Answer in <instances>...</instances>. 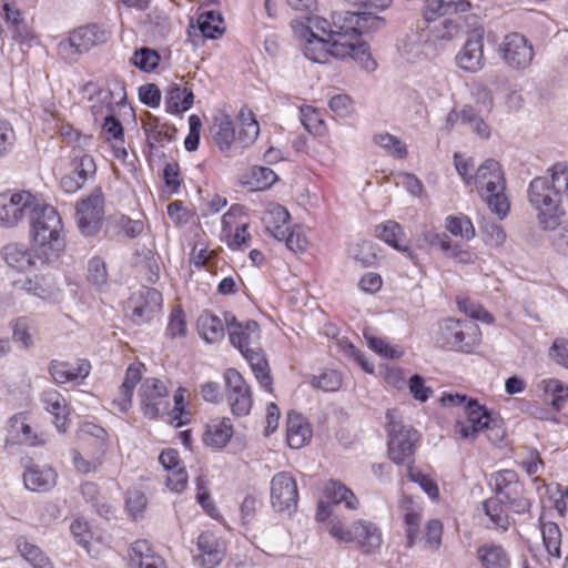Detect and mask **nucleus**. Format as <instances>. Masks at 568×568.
Returning a JSON list of instances; mask_svg holds the SVG:
<instances>
[{
    "label": "nucleus",
    "instance_id": "864d4df0",
    "mask_svg": "<svg viewBox=\"0 0 568 568\" xmlns=\"http://www.w3.org/2000/svg\"><path fill=\"white\" fill-rule=\"evenodd\" d=\"M73 174L85 184L97 173V164L92 155L83 154L74 156L72 161Z\"/></svg>",
    "mask_w": 568,
    "mask_h": 568
},
{
    "label": "nucleus",
    "instance_id": "8fccbe9b",
    "mask_svg": "<svg viewBox=\"0 0 568 568\" xmlns=\"http://www.w3.org/2000/svg\"><path fill=\"white\" fill-rule=\"evenodd\" d=\"M462 123L468 125L473 132L483 139L490 136V130L483 116L479 115L473 105L466 104L460 110Z\"/></svg>",
    "mask_w": 568,
    "mask_h": 568
},
{
    "label": "nucleus",
    "instance_id": "13d9d810",
    "mask_svg": "<svg viewBox=\"0 0 568 568\" xmlns=\"http://www.w3.org/2000/svg\"><path fill=\"white\" fill-rule=\"evenodd\" d=\"M112 223L128 237H135L143 231V222L140 220H132L126 215H115L112 217Z\"/></svg>",
    "mask_w": 568,
    "mask_h": 568
},
{
    "label": "nucleus",
    "instance_id": "a878e982",
    "mask_svg": "<svg viewBox=\"0 0 568 568\" xmlns=\"http://www.w3.org/2000/svg\"><path fill=\"white\" fill-rule=\"evenodd\" d=\"M311 436L312 430L305 418L296 412H290L287 414L286 429L288 446L294 449H300L308 443Z\"/></svg>",
    "mask_w": 568,
    "mask_h": 568
},
{
    "label": "nucleus",
    "instance_id": "f257e3e1",
    "mask_svg": "<svg viewBox=\"0 0 568 568\" xmlns=\"http://www.w3.org/2000/svg\"><path fill=\"white\" fill-rule=\"evenodd\" d=\"M547 175L534 178L527 190L530 206L537 212L542 230H556L566 211L564 197H568V165L557 162L547 170Z\"/></svg>",
    "mask_w": 568,
    "mask_h": 568
},
{
    "label": "nucleus",
    "instance_id": "72a5a7b5",
    "mask_svg": "<svg viewBox=\"0 0 568 568\" xmlns=\"http://www.w3.org/2000/svg\"><path fill=\"white\" fill-rule=\"evenodd\" d=\"M248 352L241 353L243 357L250 363L251 368L261 384V386L267 390H271L272 377L270 375L268 363L262 352L260 344L250 349Z\"/></svg>",
    "mask_w": 568,
    "mask_h": 568
},
{
    "label": "nucleus",
    "instance_id": "5fc2aeb1",
    "mask_svg": "<svg viewBox=\"0 0 568 568\" xmlns=\"http://www.w3.org/2000/svg\"><path fill=\"white\" fill-rule=\"evenodd\" d=\"M88 281L94 286L101 288L108 283V271L105 262L94 256L88 262Z\"/></svg>",
    "mask_w": 568,
    "mask_h": 568
},
{
    "label": "nucleus",
    "instance_id": "f8f14e48",
    "mask_svg": "<svg viewBox=\"0 0 568 568\" xmlns=\"http://www.w3.org/2000/svg\"><path fill=\"white\" fill-rule=\"evenodd\" d=\"M271 505L276 511L293 513L297 508L298 490L293 475L288 471L275 474L270 483Z\"/></svg>",
    "mask_w": 568,
    "mask_h": 568
},
{
    "label": "nucleus",
    "instance_id": "aec40b11",
    "mask_svg": "<svg viewBox=\"0 0 568 568\" xmlns=\"http://www.w3.org/2000/svg\"><path fill=\"white\" fill-rule=\"evenodd\" d=\"M91 365L85 359H80L75 365L68 362L51 361L49 372L58 384H65L77 379H84L90 374Z\"/></svg>",
    "mask_w": 568,
    "mask_h": 568
},
{
    "label": "nucleus",
    "instance_id": "bb28decb",
    "mask_svg": "<svg viewBox=\"0 0 568 568\" xmlns=\"http://www.w3.org/2000/svg\"><path fill=\"white\" fill-rule=\"evenodd\" d=\"M304 45V55L312 62L327 63L335 58V48L339 44L338 39L325 40L323 37H307Z\"/></svg>",
    "mask_w": 568,
    "mask_h": 568
},
{
    "label": "nucleus",
    "instance_id": "e2e57ef3",
    "mask_svg": "<svg viewBox=\"0 0 568 568\" xmlns=\"http://www.w3.org/2000/svg\"><path fill=\"white\" fill-rule=\"evenodd\" d=\"M174 128H170L166 125H161L159 123V120H155L154 124V131L152 133H149V141L151 148H155L156 145H164L165 143H169L174 138Z\"/></svg>",
    "mask_w": 568,
    "mask_h": 568
},
{
    "label": "nucleus",
    "instance_id": "a211bd4d",
    "mask_svg": "<svg viewBox=\"0 0 568 568\" xmlns=\"http://www.w3.org/2000/svg\"><path fill=\"white\" fill-rule=\"evenodd\" d=\"M503 60L511 68L525 69L530 65L534 58L532 47L527 39L517 33L507 34L499 45Z\"/></svg>",
    "mask_w": 568,
    "mask_h": 568
},
{
    "label": "nucleus",
    "instance_id": "c03bdc74",
    "mask_svg": "<svg viewBox=\"0 0 568 568\" xmlns=\"http://www.w3.org/2000/svg\"><path fill=\"white\" fill-rule=\"evenodd\" d=\"M159 555L155 554L149 541L141 539L134 541L129 549V565L131 568H143L145 564L153 561Z\"/></svg>",
    "mask_w": 568,
    "mask_h": 568
},
{
    "label": "nucleus",
    "instance_id": "bf43d9fd",
    "mask_svg": "<svg viewBox=\"0 0 568 568\" xmlns=\"http://www.w3.org/2000/svg\"><path fill=\"white\" fill-rule=\"evenodd\" d=\"M459 311L466 315L486 323L493 322V316L478 303L469 298H462L457 301Z\"/></svg>",
    "mask_w": 568,
    "mask_h": 568
},
{
    "label": "nucleus",
    "instance_id": "f704fd0d",
    "mask_svg": "<svg viewBox=\"0 0 568 568\" xmlns=\"http://www.w3.org/2000/svg\"><path fill=\"white\" fill-rule=\"evenodd\" d=\"M233 435V426L229 418L212 419L204 434V443L215 448L224 447Z\"/></svg>",
    "mask_w": 568,
    "mask_h": 568
},
{
    "label": "nucleus",
    "instance_id": "4c0bfd02",
    "mask_svg": "<svg viewBox=\"0 0 568 568\" xmlns=\"http://www.w3.org/2000/svg\"><path fill=\"white\" fill-rule=\"evenodd\" d=\"M325 496L334 504H345V507L351 510L358 508L359 501L355 494L337 480H329L324 488Z\"/></svg>",
    "mask_w": 568,
    "mask_h": 568
},
{
    "label": "nucleus",
    "instance_id": "473e14b6",
    "mask_svg": "<svg viewBox=\"0 0 568 568\" xmlns=\"http://www.w3.org/2000/svg\"><path fill=\"white\" fill-rule=\"evenodd\" d=\"M194 94L191 89L171 84L165 95V110L171 114H180L192 108Z\"/></svg>",
    "mask_w": 568,
    "mask_h": 568
},
{
    "label": "nucleus",
    "instance_id": "f03ea898",
    "mask_svg": "<svg viewBox=\"0 0 568 568\" xmlns=\"http://www.w3.org/2000/svg\"><path fill=\"white\" fill-rule=\"evenodd\" d=\"M473 184L484 202L500 220L509 212L510 203L505 193L506 179L501 165L494 159H487L475 171Z\"/></svg>",
    "mask_w": 568,
    "mask_h": 568
},
{
    "label": "nucleus",
    "instance_id": "393cba45",
    "mask_svg": "<svg viewBox=\"0 0 568 568\" xmlns=\"http://www.w3.org/2000/svg\"><path fill=\"white\" fill-rule=\"evenodd\" d=\"M334 53L337 59L351 57L368 71H374L377 67L365 42L355 43L353 40L339 41Z\"/></svg>",
    "mask_w": 568,
    "mask_h": 568
},
{
    "label": "nucleus",
    "instance_id": "dca6fc26",
    "mask_svg": "<svg viewBox=\"0 0 568 568\" xmlns=\"http://www.w3.org/2000/svg\"><path fill=\"white\" fill-rule=\"evenodd\" d=\"M225 322L229 332V341L241 353L258 345L260 326L257 322L250 320L239 322L231 312H225Z\"/></svg>",
    "mask_w": 568,
    "mask_h": 568
},
{
    "label": "nucleus",
    "instance_id": "cd10ccee",
    "mask_svg": "<svg viewBox=\"0 0 568 568\" xmlns=\"http://www.w3.org/2000/svg\"><path fill=\"white\" fill-rule=\"evenodd\" d=\"M333 31L335 38L339 41L353 40L358 37L359 19L358 12L341 11L334 12Z\"/></svg>",
    "mask_w": 568,
    "mask_h": 568
},
{
    "label": "nucleus",
    "instance_id": "39448f33",
    "mask_svg": "<svg viewBox=\"0 0 568 568\" xmlns=\"http://www.w3.org/2000/svg\"><path fill=\"white\" fill-rule=\"evenodd\" d=\"M388 432V454L396 464H404L414 454L418 433L410 426L404 425L397 409H388L386 413Z\"/></svg>",
    "mask_w": 568,
    "mask_h": 568
},
{
    "label": "nucleus",
    "instance_id": "58836bf2",
    "mask_svg": "<svg viewBox=\"0 0 568 568\" xmlns=\"http://www.w3.org/2000/svg\"><path fill=\"white\" fill-rule=\"evenodd\" d=\"M294 28H295V31L297 33H300V36L302 38H307V37H323L324 38V36H327L326 40H328V41H333L334 39H336L334 37V34L332 33L333 20L328 21L322 17H313V18L308 19L307 26L298 22V23H296V26H294Z\"/></svg>",
    "mask_w": 568,
    "mask_h": 568
},
{
    "label": "nucleus",
    "instance_id": "052dcab7",
    "mask_svg": "<svg viewBox=\"0 0 568 568\" xmlns=\"http://www.w3.org/2000/svg\"><path fill=\"white\" fill-rule=\"evenodd\" d=\"M551 231V246L559 255L568 257V220L564 223L560 221L557 229Z\"/></svg>",
    "mask_w": 568,
    "mask_h": 568
},
{
    "label": "nucleus",
    "instance_id": "2eb2a0df",
    "mask_svg": "<svg viewBox=\"0 0 568 568\" xmlns=\"http://www.w3.org/2000/svg\"><path fill=\"white\" fill-rule=\"evenodd\" d=\"M224 378L227 387L226 397L232 413L236 416L247 415L253 405L250 385L234 368H229Z\"/></svg>",
    "mask_w": 568,
    "mask_h": 568
},
{
    "label": "nucleus",
    "instance_id": "4d7b16f0",
    "mask_svg": "<svg viewBox=\"0 0 568 568\" xmlns=\"http://www.w3.org/2000/svg\"><path fill=\"white\" fill-rule=\"evenodd\" d=\"M311 383L315 388H320L325 392H335L342 385V377L338 372L328 369L323 372L320 376H314Z\"/></svg>",
    "mask_w": 568,
    "mask_h": 568
},
{
    "label": "nucleus",
    "instance_id": "680f3d73",
    "mask_svg": "<svg viewBox=\"0 0 568 568\" xmlns=\"http://www.w3.org/2000/svg\"><path fill=\"white\" fill-rule=\"evenodd\" d=\"M3 10L6 13L7 22L12 23L14 27L13 38L23 41L28 37V30L23 20L21 19V12L18 9H13L9 3H4Z\"/></svg>",
    "mask_w": 568,
    "mask_h": 568
},
{
    "label": "nucleus",
    "instance_id": "9d476101",
    "mask_svg": "<svg viewBox=\"0 0 568 568\" xmlns=\"http://www.w3.org/2000/svg\"><path fill=\"white\" fill-rule=\"evenodd\" d=\"M108 33L97 24H88L72 31L68 39L58 44L59 54L63 59H73L77 54L88 52L92 47L104 43Z\"/></svg>",
    "mask_w": 568,
    "mask_h": 568
},
{
    "label": "nucleus",
    "instance_id": "7c9ffc66",
    "mask_svg": "<svg viewBox=\"0 0 568 568\" xmlns=\"http://www.w3.org/2000/svg\"><path fill=\"white\" fill-rule=\"evenodd\" d=\"M41 400L45 409L54 416V425L59 432L65 430L68 408L64 397L53 388L42 393Z\"/></svg>",
    "mask_w": 568,
    "mask_h": 568
},
{
    "label": "nucleus",
    "instance_id": "2f4dec72",
    "mask_svg": "<svg viewBox=\"0 0 568 568\" xmlns=\"http://www.w3.org/2000/svg\"><path fill=\"white\" fill-rule=\"evenodd\" d=\"M290 213L282 205L271 207L263 216V223L267 233L276 240L283 241L288 232Z\"/></svg>",
    "mask_w": 568,
    "mask_h": 568
},
{
    "label": "nucleus",
    "instance_id": "ea45409f",
    "mask_svg": "<svg viewBox=\"0 0 568 568\" xmlns=\"http://www.w3.org/2000/svg\"><path fill=\"white\" fill-rule=\"evenodd\" d=\"M400 508L404 513V519L406 524V532L408 546L410 547L414 542V538L418 532L420 525V507L414 501L412 497H404L400 503Z\"/></svg>",
    "mask_w": 568,
    "mask_h": 568
},
{
    "label": "nucleus",
    "instance_id": "338daca9",
    "mask_svg": "<svg viewBox=\"0 0 568 568\" xmlns=\"http://www.w3.org/2000/svg\"><path fill=\"white\" fill-rule=\"evenodd\" d=\"M252 176L255 180L257 190L268 189L277 180L276 174L270 168L255 166L252 169Z\"/></svg>",
    "mask_w": 568,
    "mask_h": 568
},
{
    "label": "nucleus",
    "instance_id": "4468645a",
    "mask_svg": "<svg viewBox=\"0 0 568 568\" xmlns=\"http://www.w3.org/2000/svg\"><path fill=\"white\" fill-rule=\"evenodd\" d=\"M162 294L151 287H142L129 300L126 308L131 311L132 321L141 325L150 322L162 307Z\"/></svg>",
    "mask_w": 568,
    "mask_h": 568
},
{
    "label": "nucleus",
    "instance_id": "774afa93",
    "mask_svg": "<svg viewBox=\"0 0 568 568\" xmlns=\"http://www.w3.org/2000/svg\"><path fill=\"white\" fill-rule=\"evenodd\" d=\"M549 356L558 365L568 368V339L557 338L549 348Z\"/></svg>",
    "mask_w": 568,
    "mask_h": 568
},
{
    "label": "nucleus",
    "instance_id": "49530a36",
    "mask_svg": "<svg viewBox=\"0 0 568 568\" xmlns=\"http://www.w3.org/2000/svg\"><path fill=\"white\" fill-rule=\"evenodd\" d=\"M36 331L34 322L30 317H18L13 323V341L20 343L24 349H29L33 346Z\"/></svg>",
    "mask_w": 568,
    "mask_h": 568
},
{
    "label": "nucleus",
    "instance_id": "603ef678",
    "mask_svg": "<svg viewBox=\"0 0 568 568\" xmlns=\"http://www.w3.org/2000/svg\"><path fill=\"white\" fill-rule=\"evenodd\" d=\"M159 61V53L155 50L150 49L148 47H142L135 50V52L131 57L132 64L144 72L153 71L158 67Z\"/></svg>",
    "mask_w": 568,
    "mask_h": 568
},
{
    "label": "nucleus",
    "instance_id": "0eeeda50",
    "mask_svg": "<svg viewBox=\"0 0 568 568\" xmlns=\"http://www.w3.org/2000/svg\"><path fill=\"white\" fill-rule=\"evenodd\" d=\"M478 326L471 322L446 318L439 324L437 343L450 349L469 353L476 343Z\"/></svg>",
    "mask_w": 568,
    "mask_h": 568
},
{
    "label": "nucleus",
    "instance_id": "a18cd8bd",
    "mask_svg": "<svg viewBox=\"0 0 568 568\" xmlns=\"http://www.w3.org/2000/svg\"><path fill=\"white\" fill-rule=\"evenodd\" d=\"M223 18L215 11H206L200 14L197 27L204 38L217 39L224 32Z\"/></svg>",
    "mask_w": 568,
    "mask_h": 568
},
{
    "label": "nucleus",
    "instance_id": "37998d69",
    "mask_svg": "<svg viewBox=\"0 0 568 568\" xmlns=\"http://www.w3.org/2000/svg\"><path fill=\"white\" fill-rule=\"evenodd\" d=\"M498 497L507 505V508L516 514H524L528 511L530 507L529 500L524 497V486L520 481H517L513 486L508 487Z\"/></svg>",
    "mask_w": 568,
    "mask_h": 568
},
{
    "label": "nucleus",
    "instance_id": "79ce46f5",
    "mask_svg": "<svg viewBox=\"0 0 568 568\" xmlns=\"http://www.w3.org/2000/svg\"><path fill=\"white\" fill-rule=\"evenodd\" d=\"M17 547L20 555L33 568H53L49 557L37 545L31 544L26 538H19Z\"/></svg>",
    "mask_w": 568,
    "mask_h": 568
},
{
    "label": "nucleus",
    "instance_id": "6e6d98bb",
    "mask_svg": "<svg viewBox=\"0 0 568 568\" xmlns=\"http://www.w3.org/2000/svg\"><path fill=\"white\" fill-rule=\"evenodd\" d=\"M446 229L453 234V235H459L460 237L465 240H470L475 236V227L471 223V221L466 217H455V216H448L446 219Z\"/></svg>",
    "mask_w": 568,
    "mask_h": 568
},
{
    "label": "nucleus",
    "instance_id": "5701e85b",
    "mask_svg": "<svg viewBox=\"0 0 568 568\" xmlns=\"http://www.w3.org/2000/svg\"><path fill=\"white\" fill-rule=\"evenodd\" d=\"M481 568H510V557L504 546L488 541L476 550Z\"/></svg>",
    "mask_w": 568,
    "mask_h": 568
},
{
    "label": "nucleus",
    "instance_id": "b1692460",
    "mask_svg": "<svg viewBox=\"0 0 568 568\" xmlns=\"http://www.w3.org/2000/svg\"><path fill=\"white\" fill-rule=\"evenodd\" d=\"M23 481L27 489L44 493L57 484V473L52 467L32 466L23 474Z\"/></svg>",
    "mask_w": 568,
    "mask_h": 568
},
{
    "label": "nucleus",
    "instance_id": "6ab92c4d",
    "mask_svg": "<svg viewBox=\"0 0 568 568\" xmlns=\"http://www.w3.org/2000/svg\"><path fill=\"white\" fill-rule=\"evenodd\" d=\"M197 551L196 560L204 568H215L224 557L223 545L210 531H204L199 536Z\"/></svg>",
    "mask_w": 568,
    "mask_h": 568
},
{
    "label": "nucleus",
    "instance_id": "de8ad7c7",
    "mask_svg": "<svg viewBox=\"0 0 568 568\" xmlns=\"http://www.w3.org/2000/svg\"><path fill=\"white\" fill-rule=\"evenodd\" d=\"M507 505L496 495L484 503V510L490 520L503 530L509 527V517L506 511Z\"/></svg>",
    "mask_w": 568,
    "mask_h": 568
},
{
    "label": "nucleus",
    "instance_id": "c9c22d12",
    "mask_svg": "<svg viewBox=\"0 0 568 568\" xmlns=\"http://www.w3.org/2000/svg\"><path fill=\"white\" fill-rule=\"evenodd\" d=\"M211 133L219 150L223 153L229 152L233 142L236 141L234 123L229 115L215 119L211 126Z\"/></svg>",
    "mask_w": 568,
    "mask_h": 568
},
{
    "label": "nucleus",
    "instance_id": "6e6552de",
    "mask_svg": "<svg viewBox=\"0 0 568 568\" xmlns=\"http://www.w3.org/2000/svg\"><path fill=\"white\" fill-rule=\"evenodd\" d=\"M78 226L85 236H92L99 232L104 217V194L100 186L81 199L75 206Z\"/></svg>",
    "mask_w": 568,
    "mask_h": 568
},
{
    "label": "nucleus",
    "instance_id": "e433bc0d",
    "mask_svg": "<svg viewBox=\"0 0 568 568\" xmlns=\"http://www.w3.org/2000/svg\"><path fill=\"white\" fill-rule=\"evenodd\" d=\"M469 9L470 2L467 0H429L426 6L425 16L427 20H433L436 16L466 12Z\"/></svg>",
    "mask_w": 568,
    "mask_h": 568
},
{
    "label": "nucleus",
    "instance_id": "423d86ee",
    "mask_svg": "<svg viewBox=\"0 0 568 568\" xmlns=\"http://www.w3.org/2000/svg\"><path fill=\"white\" fill-rule=\"evenodd\" d=\"M328 532L339 542H357L366 552L379 548L382 544L381 529L374 523L364 519L355 521L347 529L336 518L332 519L328 523Z\"/></svg>",
    "mask_w": 568,
    "mask_h": 568
},
{
    "label": "nucleus",
    "instance_id": "7ed1b4c3",
    "mask_svg": "<svg viewBox=\"0 0 568 568\" xmlns=\"http://www.w3.org/2000/svg\"><path fill=\"white\" fill-rule=\"evenodd\" d=\"M34 211L29 215L30 234L36 245L48 251L51 258H55L64 248L62 236V222L58 211L37 200Z\"/></svg>",
    "mask_w": 568,
    "mask_h": 568
},
{
    "label": "nucleus",
    "instance_id": "20e7f679",
    "mask_svg": "<svg viewBox=\"0 0 568 568\" xmlns=\"http://www.w3.org/2000/svg\"><path fill=\"white\" fill-rule=\"evenodd\" d=\"M455 432L462 438H474L477 434L485 433L487 439L495 445L499 444L505 436V429L499 419L494 418L477 400L468 402L465 417L458 418L455 423Z\"/></svg>",
    "mask_w": 568,
    "mask_h": 568
},
{
    "label": "nucleus",
    "instance_id": "c85d7f7f",
    "mask_svg": "<svg viewBox=\"0 0 568 568\" xmlns=\"http://www.w3.org/2000/svg\"><path fill=\"white\" fill-rule=\"evenodd\" d=\"M375 234L378 239L396 248L397 251L407 253L409 258H415L413 251L406 244L402 243L405 239V233L403 227L397 222L387 221L383 224L376 225Z\"/></svg>",
    "mask_w": 568,
    "mask_h": 568
},
{
    "label": "nucleus",
    "instance_id": "0e129e2a",
    "mask_svg": "<svg viewBox=\"0 0 568 568\" xmlns=\"http://www.w3.org/2000/svg\"><path fill=\"white\" fill-rule=\"evenodd\" d=\"M407 471L409 479L414 483H417L420 486V488L428 495L429 498H438V487L432 479H429L419 470H416L410 466L408 467Z\"/></svg>",
    "mask_w": 568,
    "mask_h": 568
},
{
    "label": "nucleus",
    "instance_id": "f3484780",
    "mask_svg": "<svg viewBox=\"0 0 568 568\" xmlns=\"http://www.w3.org/2000/svg\"><path fill=\"white\" fill-rule=\"evenodd\" d=\"M456 65L466 72H478L485 65L484 60V31L473 30L460 50L455 55Z\"/></svg>",
    "mask_w": 568,
    "mask_h": 568
},
{
    "label": "nucleus",
    "instance_id": "69168bd1",
    "mask_svg": "<svg viewBox=\"0 0 568 568\" xmlns=\"http://www.w3.org/2000/svg\"><path fill=\"white\" fill-rule=\"evenodd\" d=\"M368 346L376 353L381 354L386 358H399L403 355V352L394 348L388 343H386L383 338L366 336Z\"/></svg>",
    "mask_w": 568,
    "mask_h": 568
},
{
    "label": "nucleus",
    "instance_id": "4be33fe9",
    "mask_svg": "<svg viewBox=\"0 0 568 568\" xmlns=\"http://www.w3.org/2000/svg\"><path fill=\"white\" fill-rule=\"evenodd\" d=\"M9 434L20 444L42 446L45 443L43 434H38L27 422V414L19 413L9 419Z\"/></svg>",
    "mask_w": 568,
    "mask_h": 568
},
{
    "label": "nucleus",
    "instance_id": "a19ab883",
    "mask_svg": "<svg viewBox=\"0 0 568 568\" xmlns=\"http://www.w3.org/2000/svg\"><path fill=\"white\" fill-rule=\"evenodd\" d=\"M538 388L550 397V404L559 410L568 399V385L556 378H545L538 383Z\"/></svg>",
    "mask_w": 568,
    "mask_h": 568
},
{
    "label": "nucleus",
    "instance_id": "c756f323",
    "mask_svg": "<svg viewBox=\"0 0 568 568\" xmlns=\"http://www.w3.org/2000/svg\"><path fill=\"white\" fill-rule=\"evenodd\" d=\"M13 285L44 301L54 298L59 292L55 283L44 275H36L24 281H16Z\"/></svg>",
    "mask_w": 568,
    "mask_h": 568
},
{
    "label": "nucleus",
    "instance_id": "09e8293b",
    "mask_svg": "<svg viewBox=\"0 0 568 568\" xmlns=\"http://www.w3.org/2000/svg\"><path fill=\"white\" fill-rule=\"evenodd\" d=\"M541 536L547 552L556 558H560L561 531L556 523L548 521L541 524Z\"/></svg>",
    "mask_w": 568,
    "mask_h": 568
},
{
    "label": "nucleus",
    "instance_id": "9b49d317",
    "mask_svg": "<svg viewBox=\"0 0 568 568\" xmlns=\"http://www.w3.org/2000/svg\"><path fill=\"white\" fill-rule=\"evenodd\" d=\"M1 256L6 264L17 272L36 270L39 264L43 265L52 260L48 251L41 250V253H38L19 242L6 244L1 250Z\"/></svg>",
    "mask_w": 568,
    "mask_h": 568
},
{
    "label": "nucleus",
    "instance_id": "1a4fd4ad",
    "mask_svg": "<svg viewBox=\"0 0 568 568\" xmlns=\"http://www.w3.org/2000/svg\"><path fill=\"white\" fill-rule=\"evenodd\" d=\"M37 197L28 191L0 194V226L14 227L29 217L37 205Z\"/></svg>",
    "mask_w": 568,
    "mask_h": 568
},
{
    "label": "nucleus",
    "instance_id": "412c9836",
    "mask_svg": "<svg viewBox=\"0 0 568 568\" xmlns=\"http://www.w3.org/2000/svg\"><path fill=\"white\" fill-rule=\"evenodd\" d=\"M196 326L200 336L206 343H219L224 338L225 329H227L225 312L223 313V318H221L210 311H204L200 314Z\"/></svg>",
    "mask_w": 568,
    "mask_h": 568
},
{
    "label": "nucleus",
    "instance_id": "3c124183",
    "mask_svg": "<svg viewBox=\"0 0 568 568\" xmlns=\"http://www.w3.org/2000/svg\"><path fill=\"white\" fill-rule=\"evenodd\" d=\"M377 145L384 149L389 155L396 159H405L407 156L406 145L395 135L389 133H381L374 136Z\"/></svg>",
    "mask_w": 568,
    "mask_h": 568
},
{
    "label": "nucleus",
    "instance_id": "ddd939ff",
    "mask_svg": "<svg viewBox=\"0 0 568 568\" xmlns=\"http://www.w3.org/2000/svg\"><path fill=\"white\" fill-rule=\"evenodd\" d=\"M139 395L144 416L156 418L169 410V392L162 381L158 378L144 379Z\"/></svg>",
    "mask_w": 568,
    "mask_h": 568
}]
</instances>
